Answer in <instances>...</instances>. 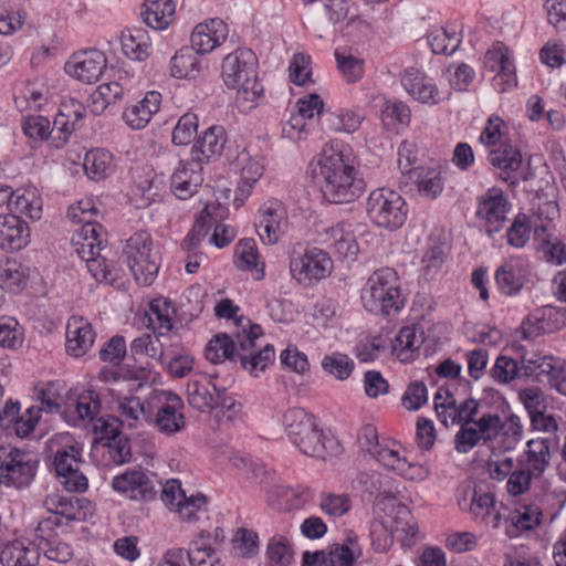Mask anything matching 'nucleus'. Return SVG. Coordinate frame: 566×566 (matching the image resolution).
Here are the masks:
<instances>
[{"label":"nucleus","instance_id":"1","mask_svg":"<svg viewBox=\"0 0 566 566\" xmlns=\"http://www.w3.org/2000/svg\"><path fill=\"white\" fill-rule=\"evenodd\" d=\"M235 325L241 327L242 332L235 333L234 338L226 333L214 335L206 347V358L212 364L222 363L224 359L230 361L239 359L244 370L250 373L265 370L274 361L275 352L271 344L255 350V340L263 334L261 325L251 323L244 316L235 318Z\"/></svg>","mask_w":566,"mask_h":566},{"label":"nucleus","instance_id":"2","mask_svg":"<svg viewBox=\"0 0 566 566\" xmlns=\"http://www.w3.org/2000/svg\"><path fill=\"white\" fill-rule=\"evenodd\" d=\"M314 178H319L323 197L331 203L355 201L364 191V181L357 178L353 159L333 147L324 148L316 163L311 164Z\"/></svg>","mask_w":566,"mask_h":566},{"label":"nucleus","instance_id":"3","mask_svg":"<svg viewBox=\"0 0 566 566\" xmlns=\"http://www.w3.org/2000/svg\"><path fill=\"white\" fill-rule=\"evenodd\" d=\"M258 57L247 48L229 53L222 62L221 74L229 88H237V103L244 111L254 108L263 97L264 87L258 81Z\"/></svg>","mask_w":566,"mask_h":566},{"label":"nucleus","instance_id":"4","mask_svg":"<svg viewBox=\"0 0 566 566\" xmlns=\"http://www.w3.org/2000/svg\"><path fill=\"white\" fill-rule=\"evenodd\" d=\"M360 298L364 307L376 315L391 316L405 305L399 279L391 268L375 271L361 289Z\"/></svg>","mask_w":566,"mask_h":566},{"label":"nucleus","instance_id":"5","mask_svg":"<svg viewBox=\"0 0 566 566\" xmlns=\"http://www.w3.org/2000/svg\"><path fill=\"white\" fill-rule=\"evenodd\" d=\"M366 212L375 226L392 231L405 223L407 206L398 192L388 188H377L368 196Z\"/></svg>","mask_w":566,"mask_h":566},{"label":"nucleus","instance_id":"6","mask_svg":"<svg viewBox=\"0 0 566 566\" xmlns=\"http://www.w3.org/2000/svg\"><path fill=\"white\" fill-rule=\"evenodd\" d=\"M153 240L146 231L134 233L127 241L124 253L135 281L144 286L153 284L158 271L156 253L151 250Z\"/></svg>","mask_w":566,"mask_h":566},{"label":"nucleus","instance_id":"7","mask_svg":"<svg viewBox=\"0 0 566 566\" xmlns=\"http://www.w3.org/2000/svg\"><path fill=\"white\" fill-rule=\"evenodd\" d=\"M38 465V458L30 452L0 447V484L18 489L28 486L36 474Z\"/></svg>","mask_w":566,"mask_h":566},{"label":"nucleus","instance_id":"8","mask_svg":"<svg viewBox=\"0 0 566 566\" xmlns=\"http://www.w3.org/2000/svg\"><path fill=\"white\" fill-rule=\"evenodd\" d=\"M332 270V259L318 248L306 249L302 255H292L290 261L292 276L304 284L327 277Z\"/></svg>","mask_w":566,"mask_h":566},{"label":"nucleus","instance_id":"9","mask_svg":"<svg viewBox=\"0 0 566 566\" xmlns=\"http://www.w3.org/2000/svg\"><path fill=\"white\" fill-rule=\"evenodd\" d=\"M457 423L460 424V430L454 436V449L459 453H468L480 442L486 444L496 439L495 429L500 423V416L497 413H484L471 424Z\"/></svg>","mask_w":566,"mask_h":566},{"label":"nucleus","instance_id":"10","mask_svg":"<svg viewBox=\"0 0 566 566\" xmlns=\"http://www.w3.org/2000/svg\"><path fill=\"white\" fill-rule=\"evenodd\" d=\"M510 208L511 203L500 188H490L478 198L475 216L485 222V233L489 237H493L503 229Z\"/></svg>","mask_w":566,"mask_h":566},{"label":"nucleus","instance_id":"11","mask_svg":"<svg viewBox=\"0 0 566 566\" xmlns=\"http://www.w3.org/2000/svg\"><path fill=\"white\" fill-rule=\"evenodd\" d=\"M80 462H82L81 449L75 446L65 447L54 455L55 472L67 491L84 492L88 486L86 476L78 470Z\"/></svg>","mask_w":566,"mask_h":566},{"label":"nucleus","instance_id":"12","mask_svg":"<svg viewBox=\"0 0 566 566\" xmlns=\"http://www.w3.org/2000/svg\"><path fill=\"white\" fill-rule=\"evenodd\" d=\"M105 67L104 53L95 49L74 53L64 65L70 76L87 84L98 81Z\"/></svg>","mask_w":566,"mask_h":566},{"label":"nucleus","instance_id":"13","mask_svg":"<svg viewBox=\"0 0 566 566\" xmlns=\"http://www.w3.org/2000/svg\"><path fill=\"white\" fill-rule=\"evenodd\" d=\"M158 402L160 405L157 407L155 418L150 421L154 422L158 431L170 436L182 430L186 420L181 412L184 407L181 398L174 392H163Z\"/></svg>","mask_w":566,"mask_h":566},{"label":"nucleus","instance_id":"14","mask_svg":"<svg viewBox=\"0 0 566 566\" xmlns=\"http://www.w3.org/2000/svg\"><path fill=\"white\" fill-rule=\"evenodd\" d=\"M115 491L127 493L132 500L151 501L157 494L156 485L142 469L127 470L113 479Z\"/></svg>","mask_w":566,"mask_h":566},{"label":"nucleus","instance_id":"15","mask_svg":"<svg viewBox=\"0 0 566 566\" xmlns=\"http://www.w3.org/2000/svg\"><path fill=\"white\" fill-rule=\"evenodd\" d=\"M202 166L192 156L190 160L179 163L170 178V187L177 198L186 200L197 192L203 181Z\"/></svg>","mask_w":566,"mask_h":566},{"label":"nucleus","instance_id":"16","mask_svg":"<svg viewBox=\"0 0 566 566\" xmlns=\"http://www.w3.org/2000/svg\"><path fill=\"white\" fill-rule=\"evenodd\" d=\"M30 242L28 223L14 213L0 214V248L19 251Z\"/></svg>","mask_w":566,"mask_h":566},{"label":"nucleus","instance_id":"17","mask_svg":"<svg viewBox=\"0 0 566 566\" xmlns=\"http://www.w3.org/2000/svg\"><path fill=\"white\" fill-rule=\"evenodd\" d=\"M228 35V25L221 19H211L196 25L191 34V46L199 54L211 52L223 43Z\"/></svg>","mask_w":566,"mask_h":566},{"label":"nucleus","instance_id":"18","mask_svg":"<svg viewBox=\"0 0 566 566\" xmlns=\"http://www.w3.org/2000/svg\"><path fill=\"white\" fill-rule=\"evenodd\" d=\"M227 143V134L222 126L207 128L191 148V156L199 163L208 164L218 159Z\"/></svg>","mask_w":566,"mask_h":566},{"label":"nucleus","instance_id":"19","mask_svg":"<svg viewBox=\"0 0 566 566\" xmlns=\"http://www.w3.org/2000/svg\"><path fill=\"white\" fill-rule=\"evenodd\" d=\"M95 333L83 317H72L66 326V350L74 357H81L93 346Z\"/></svg>","mask_w":566,"mask_h":566},{"label":"nucleus","instance_id":"20","mask_svg":"<svg viewBox=\"0 0 566 566\" xmlns=\"http://www.w3.org/2000/svg\"><path fill=\"white\" fill-rule=\"evenodd\" d=\"M401 85L415 99L421 103H436L438 88L433 80L421 73L419 70L409 67L401 76Z\"/></svg>","mask_w":566,"mask_h":566},{"label":"nucleus","instance_id":"21","mask_svg":"<svg viewBox=\"0 0 566 566\" xmlns=\"http://www.w3.org/2000/svg\"><path fill=\"white\" fill-rule=\"evenodd\" d=\"M400 185L412 184L418 192L429 199H436L443 190V182L440 172L433 168L416 167L409 170V178L400 180Z\"/></svg>","mask_w":566,"mask_h":566},{"label":"nucleus","instance_id":"22","mask_svg":"<svg viewBox=\"0 0 566 566\" xmlns=\"http://www.w3.org/2000/svg\"><path fill=\"white\" fill-rule=\"evenodd\" d=\"M175 10L172 0H147L143 4L140 17L146 25L163 30L170 24Z\"/></svg>","mask_w":566,"mask_h":566},{"label":"nucleus","instance_id":"23","mask_svg":"<svg viewBox=\"0 0 566 566\" xmlns=\"http://www.w3.org/2000/svg\"><path fill=\"white\" fill-rule=\"evenodd\" d=\"M39 558L38 549L24 545L21 541L7 544L0 554V562L3 566H35Z\"/></svg>","mask_w":566,"mask_h":566},{"label":"nucleus","instance_id":"24","mask_svg":"<svg viewBox=\"0 0 566 566\" xmlns=\"http://www.w3.org/2000/svg\"><path fill=\"white\" fill-rule=\"evenodd\" d=\"M192 46L180 49L170 60V73L174 77L196 78L203 69Z\"/></svg>","mask_w":566,"mask_h":566},{"label":"nucleus","instance_id":"25","mask_svg":"<svg viewBox=\"0 0 566 566\" xmlns=\"http://www.w3.org/2000/svg\"><path fill=\"white\" fill-rule=\"evenodd\" d=\"M9 208L32 220H39L42 212V199L34 187L18 189L13 192Z\"/></svg>","mask_w":566,"mask_h":566},{"label":"nucleus","instance_id":"26","mask_svg":"<svg viewBox=\"0 0 566 566\" xmlns=\"http://www.w3.org/2000/svg\"><path fill=\"white\" fill-rule=\"evenodd\" d=\"M526 446V461L530 464V469L527 470L534 474V478H539L549 465V440L545 438L531 439L527 441Z\"/></svg>","mask_w":566,"mask_h":566},{"label":"nucleus","instance_id":"27","mask_svg":"<svg viewBox=\"0 0 566 566\" xmlns=\"http://www.w3.org/2000/svg\"><path fill=\"white\" fill-rule=\"evenodd\" d=\"M495 281L502 293L513 296L520 293L527 280L521 266L504 263L495 271Z\"/></svg>","mask_w":566,"mask_h":566},{"label":"nucleus","instance_id":"28","mask_svg":"<svg viewBox=\"0 0 566 566\" xmlns=\"http://www.w3.org/2000/svg\"><path fill=\"white\" fill-rule=\"evenodd\" d=\"M214 382L210 380H190L187 385L188 402L200 412L213 410L216 392L212 390Z\"/></svg>","mask_w":566,"mask_h":566},{"label":"nucleus","instance_id":"29","mask_svg":"<svg viewBox=\"0 0 566 566\" xmlns=\"http://www.w3.org/2000/svg\"><path fill=\"white\" fill-rule=\"evenodd\" d=\"M118 411L123 417V422L127 423L129 428H135L143 419L146 422L153 420V411L149 403H144L138 397H125L118 402Z\"/></svg>","mask_w":566,"mask_h":566},{"label":"nucleus","instance_id":"30","mask_svg":"<svg viewBox=\"0 0 566 566\" xmlns=\"http://www.w3.org/2000/svg\"><path fill=\"white\" fill-rule=\"evenodd\" d=\"M82 501L77 497H66L56 494L48 495L43 501V506L48 512L64 517L66 522L78 521Z\"/></svg>","mask_w":566,"mask_h":566},{"label":"nucleus","instance_id":"31","mask_svg":"<svg viewBox=\"0 0 566 566\" xmlns=\"http://www.w3.org/2000/svg\"><path fill=\"white\" fill-rule=\"evenodd\" d=\"M175 310L168 300H154L150 302V313L148 315V327L165 335L172 328V314Z\"/></svg>","mask_w":566,"mask_h":566},{"label":"nucleus","instance_id":"32","mask_svg":"<svg viewBox=\"0 0 566 566\" xmlns=\"http://www.w3.org/2000/svg\"><path fill=\"white\" fill-rule=\"evenodd\" d=\"M283 423L291 442L295 437L308 433L312 428L317 426L315 417L303 408L289 409L283 416Z\"/></svg>","mask_w":566,"mask_h":566},{"label":"nucleus","instance_id":"33","mask_svg":"<svg viewBox=\"0 0 566 566\" xmlns=\"http://www.w3.org/2000/svg\"><path fill=\"white\" fill-rule=\"evenodd\" d=\"M283 423L291 442L295 437L308 433L312 428L317 426L315 417L303 408L289 409L283 416Z\"/></svg>","mask_w":566,"mask_h":566},{"label":"nucleus","instance_id":"34","mask_svg":"<svg viewBox=\"0 0 566 566\" xmlns=\"http://www.w3.org/2000/svg\"><path fill=\"white\" fill-rule=\"evenodd\" d=\"M234 255L237 256V266L240 270L244 271H256V280H261L264 276L263 266L258 269L259 265V253L256 249V243L253 239L247 238L241 239L234 250Z\"/></svg>","mask_w":566,"mask_h":566},{"label":"nucleus","instance_id":"35","mask_svg":"<svg viewBox=\"0 0 566 566\" xmlns=\"http://www.w3.org/2000/svg\"><path fill=\"white\" fill-rule=\"evenodd\" d=\"M113 156L104 149L88 151L84 158L86 175L93 180L107 177L112 171Z\"/></svg>","mask_w":566,"mask_h":566},{"label":"nucleus","instance_id":"36","mask_svg":"<svg viewBox=\"0 0 566 566\" xmlns=\"http://www.w3.org/2000/svg\"><path fill=\"white\" fill-rule=\"evenodd\" d=\"M292 443L300 449V451L310 457L324 459L326 454V444L323 431L316 426L312 428L308 433H303L295 437Z\"/></svg>","mask_w":566,"mask_h":566},{"label":"nucleus","instance_id":"37","mask_svg":"<svg viewBox=\"0 0 566 566\" xmlns=\"http://www.w3.org/2000/svg\"><path fill=\"white\" fill-rule=\"evenodd\" d=\"M449 252V245L441 234H431L428 249L422 256L423 269L427 273L436 272L444 263Z\"/></svg>","mask_w":566,"mask_h":566},{"label":"nucleus","instance_id":"38","mask_svg":"<svg viewBox=\"0 0 566 566\" xmlns=\"http://www.w3.org/2000/svg\"><path fill=\"white\" fill-rule=\"evenodd\" d=\"M488 160L492 166L507 174L518 170L522 165V154L517 148L505 145L501 148L490 150Z\"/></svg>","mask_w":566,"mask_h":566},{"label":"nucleus","instance_id":"39","mask_svg":"<svg viewBox=\"0 0 566 566\" xmlns=\"http://www.w3.org/2000/svg\"><path fill=\"white\" fill-rule=\"evenodd\" d=\"M187 558L191 566H223L216 548L210 543L190 541Z\"/></svg>","mask_w":566,"mask_h":566},{"label":"nucleus","instance_id":"40","mask_svg":"<svg viewBox=\"0 0 566 566\" xmlns=\"http://www.w3.org/2000/svg\"><path fill=\"white\" fill-rule=\"evenodd\" d=\"M208 497L202 493L186 496L181 502L177 503L179 516L186 522H197L201 515L208 512Z\"/></svg>","mask_w":566,"mask_h":566},{"label":"nucleus","instance_id":"41","mask_svg":"<svg viewBox=\"0 0 566 566\" xmlns=\"http://www.w3.org/2000/svg\"><path fill=\"white\" fill-rule=\"evenodd\" d=\"M212 226V217L206 207L201 214L195 221V224L187 237L184 239L181 247L187 252L196 251L201 241L207 237Z\"/></svg>","mask_w":566,"mask_h":566},{"label":"nucleus","instance_id":"42","mask_svg":"<svg viewBox=\"0 0 566 566\" xmlns=\"http://www.w3.org/2000/svg\"><path fill=\"white\" fill-rule=\"evenodd\" d=\"M532 226L530 217L518 213L506 231L507 243L516 249L524 248L531 238Z\"/></svg>","mask_w":566,"mask_h":566},{"label":"nucleus","instance_id":"43","mask_svg":"<svg viewBox=\"0 0 566 566\" xmlns=\"http://www.w3.org/2000/svg\"><path fill=\"white\" fill-rule=\"evenodd\" d=\"M27 269L15 261H7L0 266V281L2 286L10 291L21 289L27 284Z\"/></svg>","mask_w":566,"mask_h":566},{"label":"nucleus","instance_id":"44","mask_svg":"<svg viewBox=\"0 0 566 566\" xmlns=\"http://www.w3.org/2000/svg\"><path fill=\"white\" fill-rule=\"evenodd\" d=\"M322 367L336 379L345 380L352 375L355 364L347 355L334 353L323 358Z\"/></svg>","mask_w":566,"mask_h":566},{"label":"nucleus","instance_id":"45","mask_svg":"<svg viewBox=\"0 0 566 566\" xmlns=\"http://www.w3.org/2000/svg\"><path fill=\"white\" fill-rule=\"evenodd\" d=\"M325 234L327 237L325 241H329L331 244H334L339 253L344 255H353L356 253L357 245L355 244L353 233L345 229L344 223H337L328 228Z\"/></svg>","mask_w":566,"mask_h":566},{"label":"nucleus","instance_id":"46","mask_svg":"<svg viewBox=\"0 0 566 566\" xmlns=\"http://www.w3.org/2000/svg\"><path fill=\"white\" fill-rule=\"evenodd\" d=\"M198 116L195 113L184 114L172 130V143L176 145H188L197 135Z\"/></svg>","mask_w":566,"mask_h":566},{"label":"nucleus","instance_id":"47","mask_svg":"<svg viewBox=\"0 0 566 566\" xmlns=\"http://www.w3.org/2000/svg\"><path fill=\"white\" fill-rule=\"evenodd\" d=\"M460 42L454 33L451 34L444 29H437L428 35V43L436 54H452Z\"/></svg>","mask_w":566,"mask_h":566},{"label":"nucleus","instance_id":"48","mask_svg":"<svg viewBox=\"0 0 566 566\" xmlns=\"http://www.w3.org/2000/svg\"><path fill=\"white\" fill-rule=\"evenodd\" d=\"M518 398L523 402L530 419L532 417L542 416V412L546 411V399L538 387H530L520 390Z\"/></svg>","mask_w":566,"mask_h":566},{"label":"nucleus","instance_id":"49","mask_svg":"<svg viewBox=\"0 0 566 566\" xmlns=\"http://www.w3.org/2000/svg\"><path fill=\"white\" fill-rule=\"evenodd\" d=\"M374 458L385 468L401 476H407L408 471L411 469V464L405 458H401L398 451L389 448L382 447L376 452Z\"/></svg>","mask_w":566,"mask_h":566},{"label":"nucleus","instance_id":"50","mask_svg":"<svg viewBox=\"0 0 566 566\" xmlns=\"http://www.w3.org/2000/svg\"><path fill=\"white\" fill-rule=\"evenodd\" d=\"M361 553L348 547L346 544H334L327 553L326 566H355Z\"/></svg>","mask_w":566,"mask_h":566},{"label":"nucleus","instance_id":"51","mask_svg":"<svg viewBox=\"0 0 566 566\" xmlns=\"http://www.w3.org/2000/svg\"><path fill=\"white\" fill-rule=\"evenodd\" d=\"M126 355L125 338L120 335H115L109 338L99 349V358L103 361H108L114 366H119Z\"/></svg>","mask_w":566,"mask_h":566},{"label":"nucleus","instance_id":"52","mask_svg":"<svg viewBox=\"0 0 566 566\" xmlns=\"http://www.w3.org/2000/svg\"><path fill=\"white\" fill-rule=\"evenodd\" d=\"M269 559L279 566H289L293 558V552L284 537L271 538L266 547Z\"/></svg>","mask_w":566,"mask_h":566},{"label":"nucleus","instance_id":"53","mask_svg":"<svg viewBox=\"0 0 566 566\" xmlns=\"http://www.w3.org/2000/svg\"><path fill=\"white\" fill-rule=\"evenodd\" d=\"M491 374L495 380L507 384L520 375V367L515 359L501 355L496 358Z\"/></svg>","mask_w":566,"mask_h":566},{"label":"nucleus","instance_id":"54","mask_svg":"<svg viewBox=\"0 0 566 566\" xmlns=\"http://www.w3.org/2000/svg\"><path fill=\"white\" fill-rule=\"evenodd\" d=\"M428 401V390L426 385L422 381H413L411 382L402 398V406L407 410H418Z\"/></svg>","mask_w":566,"mask_h":566},{"label":"nucleus","instance_id":"55","mask_svg":"<svg viewBox=\"0 0 566 566\" xmlns=\"http://www.w3.org/2000/svg\"><path fill=\"white\" fill-rule=\"evenodd\" d=\"M76 128L77 127L74 125V123H71L69 119L57 113L54 117L52 129L49 134L52 145L56 148L63 147L71 134Z\"/></svg>","mask_w":566,"mask_h":566},{"label":"nucleus","instance_id":"56","mask_svg":"<svg viewBox=\"0 0 566 566\" xmlns=\"http://www.w3.org/2000/svg\"><path fill=\"white\" fill-rule=\"evenodd\" d=\"M493 86L499 92L503 93L517 85L514 63L510 57L505 63L499 66L496 74L493 77Z\"/></svg>","mask_w":566,"mask_h":566},{"label":"nucleus","instance_id":"57","mask_svg":"<svg viewBox=\"0 0 566 566\" xmlns=\"http://www.w3.org/2000/svg\"><path fill=\"white\" fill-rule=\"evenodd\" d=\"M385 348L381 336L364 337L356 345L355 354L361 361H373L377 359V353Z\"/></svg>","mask_w":566,"mask_h":566},{"label":"nucleus","instance_id":"58","mask_svg":"<svg viewBox=\"0 0 566 566\" xmlns=\"http://www.w3.org/2000/svg\"><path fill=\"white\" fill-rule=\"evenodd\" d=\"M23 133L33 139H45L50 137V120L43 116H28L22 119Z\"/></svg>","mask_w":566,"mask_h":566},{"label":"nucleus","instance_id":"59","mask_svg":"<svg viewBox=\"0 0 566 566\" xmlns=\"http://www.w3.org/2000/svg\"><path fill=\"white\" fill-rule=\"evenodd\" d=\"M310 63L311 59L308 55L298 53L295 54L290 63V78L291 81L302 86L306 84L307 81H310L311 77V70H310Z\"/></svg>","mask_w":566,"mask_h":566},{"label":"nucleus","instance_id":"60","mask_svg":"<svg viewBox=\"0 0 566 566\" xmlns=\"http://www.w3.org/2000/svg\"><path fill=\"white\" fill-rule=\"evenodd\" d=\"M337 66L346 77L347 82L354 83L363 76V62L354 56H345L335 52Z\"/></svg>","mask_w":566,"mask_h":566},{"label":"nucleus","instance_id":"61","mask_svg":"<svg viewBox=\"0 0 566 566\" xmlns=\"http://www.w3.org/2000/svg\"><path fill=\"white\" fill-rule=\"evenodd\" d=\"M417 159L416 145L406 140L402 142L398 148V167L402 175L400 180L409 178V170H413Z\"/></svg>","mask_w":566,"mask_h":566},{"label":"nucleus","instance_id":"62","mask_svg":"<svg viewBox=\"0 0 566 566\" xmlns=\"http://www.w3.org/2000/svg\"><path fill=\"white\" fill-rule=\"evenodd\" d=\"M40 408L30 407L25 415L20 416L11 426L15 434L20 438L28 437L35 428L40 419Z\"/></svg>","mask_w":566,"mask_h":566},{"label":"nucleus","instance_id":"63","mask_svg":"<svg viewBox=\"0 0 566 566\" xmlns=\"http://www.w3.org/2000/svg\"><path fill=\"white\" fill-rule=\"evenodd\" d=\"M365 392L370 398H377L379 395L388 392V381L377 370H368L364 378Z\"/></svg>","mask_w":566,"mask_h":566},{"label":"nucleus","instance_id":"64","mask_svg":"<svg viewBox=\"0 0 566 566\" xmlns=\"http://www.w3.org/2000/svg\"><path fill=\"white\" fill-rule=\"evenodd\" d=\"M547 20L555 28L566 29V0H546Z\"/></svg>","mask_w":566,"mask_h":566}]
</instances>
